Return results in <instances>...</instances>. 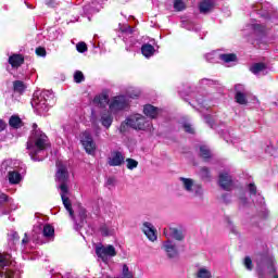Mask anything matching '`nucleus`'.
Returning a JSON list of instances; mask_svg holds the SVG:
<instances>
[{"instance_id":"f03ea898","label":"nucleus","mask_w":278,"mask_h":278,"mask_svg":"<svg viewBox=\"0 0 278 278\" xmlns=\"http://www.w3.org/2000/svg\"><path fill=\"white\" fill-rule=\"evenodd\" d=\"M55 180L59 184V189L61 190V199L65 210L68 212L71 218L75 220V213H73V206L71 200L66 194H68V169L62 163L56 164Z\"/></svg>"},{"instance_id":"72a5a7b5","label":"nucleus","mask_w":278,"mask_h":278,"mask_svg":"<svg viewBox=\"0 0 278 278\" xmlns=\"http://www.w3.org/2000/svg\"><path fill=\"white\" fill-rule=\"evenodd\" d=\"M200 155L204 160H208V157H212V151L207 146H200Z\"/></svg>"},{"instance_id":"4d7b16f0","label":"nucleus","mask_w":278,"mask_h":278,"mask_svg":"<svg viewBox=\"0 0 278 278\" xmlns=\"http://www.w3.org/2000/svg\"><path fill=\"white\" fill-rule=\"evenodd\" d=\"M7 127H8V124L3 119H0V134L2 131H5Z\"/></svg>"},{"instance_id":"e2e57ef3","label":"nucleus","mask_w":278,"mask_h":278,"mask_svg":"<svg viewBox=\"0 0 278 278\" xmlns=\"http://www.w3.org/2000/svg\"><path fill=\"white\" fill-rule=\"evenodd\" d=\"M228 225H229L231 231H235V230H233V226L230 224V222H228Z\"/></svg>"},{"instance_id":"473e14b6","label":"nucleus","mask_w":278,"mask_h":278,"mask_svg":"<svg viewBox=\"0 0 278 278\" xmlns=\"http://www.w3.org/2000/svg\"><path fill=\"white\" fill-rule=\"evenodd\" d=\"M25 88L27 87L25 86V83H23L22 80H15L13 83L14 92H20V94H22V92H25Z\"/></svg>"},{"instance_id":"bf43d9fd","label":"nucleus","mask_w":278,"mask_h":278,"mask_svg":"<svg viewBox=\"0 0 278 278\" xmlns=\"http://www.w3.org/2000/svg\"><path fill=\"white\" fill-rule=\"evenodd\" d=\"M204 121H206V123L208 124V125H212V117L210 116V115H205L204 116Z\"/></svg>"},{"instance_id":"69168bd1","label":"nucleus","mask_w":278,"mask_h":278,"mask_svg":"<svg viewBox=\"0 0 278 278\" xmlns=\"http://www.w3.org/2000/svg\"><path fill=\"white\" fill-rule=\"evenodd\" d=\"M52 278H62V275L53 276Z\"/></svg>"},{"instance_id":"aec40b11","label":"nucleus","mask_w":278,"mask_h":278,"mask_svg":"<svg viewBox=\"0 0 278 278\" xmlns=\"http://www.w3.org/2000/svg\"><path fill=\"white\" fill-rule=\"evenodd\" d=\"M102 9H103V5H101V3L97 1L86 4L83 8L84 14H86V16H90L91 14H97L98 12H101Z\"/></svg>"},{"instance_id":"680f3d73","label":"nucleus","mask_w":278,"mask_h":278,"mask_svg":"<svg viewBox=\"0 0 278 278\" xmlns=\"http://www.w3.org/2000/svg\"><path fill=\"white\" fill-rule=\"evenodd\" d=\"M97 101H101V97H96L94 102L97 103Z\"/></svg>"},{"instance_id":"f257e3e1","label":"nucleus","mask_w":278,"mask_h":278,"mask_svg":"<svg viewBox=\"0 0 278 278\" xmlns=\"http://www.w3.org/2000/svg\"><path fill=\"white\" fill-rule=\"evenodd\" d=\"M49 137L38 129V124H33V132L26 144L30 159L34 162H42V160L47 157V149H49Z\"/></svg>"},{"instance_id":"39448f33","label":"nucleus","mask_w":278,"mask_h":278,"mask_svg":"<svg viewBox=\"0 0 278 278\" xmlns=\"http://www.w3.org/2000/svg\"><path fill=\"white\" fill-rule=\"evenodd\" d=\"M53 236H55V229L53 226L49 224H37L33 228L31 240L35 244H45V242H47L45 239L51 240L53 239Z\"/></svg>"},{"instance_id":"a18cd8bd","label":"nucleus","mask_w":278,"mask_h":278,"mask_svg":"<svg viewBox=\"0 0 278 278\" xmlns=\"http://www.w3.org/2000/svg\"><path fill=\"white\" fill-rule=\"evenodd\" d=\"M124 41L126 42V45H129V46H126V50H127V51H136V49H134V46H135L136 42H138V41H136L135 39H131V40H130V43H129V41L127 40V38H124Z\"/></svg>"},{"instance_id":"2eb2a0df","label":"nucleus","mask_w":278,"mask_h":278,"mask_svg":"<svg viewBox=\"0 0 278 278\" xmlns=\"http://www.w3.org/2000/svg\"><path fill=\"white\" fill-rule=\"evenodd\" d=\"M245 31H251V34L256 36H264L266 34V26L257 23L256 20H252L251 23L245 25Z\"/></svg>"},{"instance_id":"b1692460","label":"nucleus","mask_w":278,"mask_h":278,"mask_svg":"<svg viewBox=\"0 0 278 278\" xmlns=\"http://www.w3.org/2000/svg\"><path fill=\"white\" fill-rule=\"evenodd\" d=\"M143 113L149 118H157V115L160 114V109H157L151 104H147L143 106Z\"/></svg>"},{"instance_id":"9d476101","label":"nucleus","mask_w":278,"mask_h":278,"mask_svg":"<svg viewBox=\"0 0 278 278\" xmlns=\"http://www.w3.org/2000/svg\"><path fill=\"white\" fill-rule=\"evenodd\" d=\"M253 10L258 12L260 16L263 18H268V23H275V20L270 17V13L273 12V7L268 2H260L254 4Z\"/></svg>"},{"instance_id":"412c9836","label":"nucleus","mask_w":278,"mask_h":278,"mask_svg":"<svg viewBox=\"0 0 278 278\" xmlns=\"http://www.w3.org/2000/svg\"><path fill=\"white\" fill-rule=\"evenodd\" d=\"M253 75H268V66L264 63H255L250 67Z\"/></svg>"},{"instance_id":"c03bdc74","label":"nucleus","mask_w":278,"mask_h":278,"mask_svg":"<svg viewBox=\"0 0 278 278\" xmlns=\"http://www.w3.org/2000/svg\"><path fill=\"white\" fill-rule=\"evenodd\" d=\"M200 177L202 178V179H210V169L207 168V167H202L201 169H200Z\"/></svg>"},{"instance_id":"423d86ee","label":"nucleus","mask_w":278,"mask_h":278,"mask_svg":"<svg viewBox=\"0 0 278 278\" xmlns=\"http://www.w3.org/2000/svg\"><path fill=\"white\" fill-rule=\"evenodd\" d=\"M125 125L138 130H144L147 127H149L147 118L141 114H135L127 117L126 123L121 125V131H125Z\"/></svg>"},{"instance_id":"ddd939ff","label":"nucleus","mask_w":278,"mask_h":278,"mask_svg":"<svg viewBox=\"0 0 278 278\" xmlns=\"http://www.w3.org/2000/svg\"><path fill=\"white\" fill-rule=\"evenodd\" d=\"M163 236H165V238L167 240H170V238H173L174 240H177L178 242L184 241V239L186 238V233L184 232V230L178 229V228H173V227L164 228Z\"/></svg>"},{"instance_id":"f704fd0d","label":"nucleus","mask_w":278,"mask_h":278,"mask_svg":"<svg viewBox=\"0 0 278 278\" xmlns=\"http://www.w3.org/2000/svg\"><path fill=\"white\" fill-rule=\"evenodd\" d=\"M8 201V195L0 191V216H3V214H8V211L3 210V205H5Z\"/></svg>"},{"instance_id":"13d9d810","label":"nucleus","mask_w":278,"mask_h":278,"mask_svg":"<svg viewBox=\"0 0 278 278\" xmlns=\"http://www.w3.org/2000/svg\"><path fill=\"white\" fill-rule=\"evenodd\" d=\"M116 184V179L115 178H108L106 179V186H114Z\"/></svg>"},{"instance_id":"09e8293b","label":"nucleus","mask_w":278,"mask_h":278,"mask_svg":"<svg viewBox=\"0 0 278 278\" xmlns=\"http://www.w3.org/2000/svg\"><path fill=\"white\" fill-rule=\"evenodd\" d=\"M182 127L187 134H194V128L190 123H185Z\"/></svg>"},{"instance_id":"c756f323","label":"nucleus","mask_w":278,"mask_h":278,"mask_svg":"<svg viewBox=\"0 0 278 278\" xmlns=\"http://www.w3.org/2000/svg\"><path fill=\"white\" fill-rule=\"evenodd\" d=\"M78 216L80 218V223L77 224L76 222L75 229H81L84 227V222L86 220V218H88V213L86 212V208H79Z\"/></svg>"},{"instance_id":"c85d7f7f","label":"nucleus","mask_w":278,"mask_h":278,"mask_svg":"<svg viewBox=\"0 0 278 278\" xmlns=\"http://www.w3.org/2000/svg\"><path fill=\"white\" fill-rule=\"evenodd\" d=\"M10 127H13V129H18L23 127V121L17 115H12L9 119Z\"/></svg>"},{"instance_id":"6ab92c4d","label":"nucleus","mask_w":278,"mask_h":278,"mask_svg":"<svg viewBox=\"0 0 278 278\" xmlns=\"http://www.w3.org/2000/svg\"><path fill=\"white\" fill-rule=\"evenodd\" d=\"M142 231L151 242H155V240H157V233L155 232L153 224L144 222Z\"/></svg>"},{"instance_id":"3c124183","label":"nucleus","mask_w":278,"mask_h":278,"mask_svg":"<svg viewBox=\"0 0 278 278\" xmlns=\"http://www.w3.org/2000/svg\"><path fill=\"white\" fill-rule=\"evenodd\" d=\"M45 3L48 8H58L59 5L58 0H46Z\"/></svg>"},{"instance_id":"393cba45","label":"nucleus","mask_w":278,"mask_h":278,"mask_svg":"<svg viewBox=\"0 0 278 278\" xmlns=\"http://www.w3.org/2000/svg\"><path fill=\"white\" fill-rule=\"evenodd\" d=\"M9 184L12 186H16L17 184H21L23 180V176H21V170L10 172L8 174Z\"/></svg>"},{"instance_id":"4be33fe9","label":"nucleus","mask_w":278,"mask_h":278,"mask_svg":"<svg viewBox=\"0 0 278 278\" xmlns=\"http://www.w3.org/2000/svg\"><path fill=\"white\" fill-rule=\"evenodd\" d=\"M214 0H203L199 3L200 14H208L214 10Z\"/></svg>"},{"instance_id":"5fc2aeb1","label":"nucleus","mask_w":278,"mask_h":278,"mask_svg":"<svg viewBox=\"0 0 278 278\" xmlns=\"http://www.w3.org/2000/svg\"><path fill=\"white\" fill-rule=\"evenodd\" d=\"M9 240H13V242L18 241V232H16V231H11V232L9 233Z\"/></svg>"},{"instance_id":"1a4fd4ad","label":"nucleus","mask_w":278,"mask_h":278,"mask_svg":"<svg viewBox=\"0 0 278 278\" xmlns=\"http://www.w3.org/2000/svg\"><path fill=\"white\" fill-rule=\"evenodd\" d=\"M0 277L2 278H18V271L10 269V255L0 254Z\"/></svg>"},{"instance_id":"0eeeda50","label":"nucleus","mask_w":278,"mask_h":278,"mask_svg":"<svg viewBox=\"0 0 278 278\" xmlns=\"http://www.w3.org/2000/svg\"><path fill=\"white\" fill-rule=\"evenodd\" d=\"M96 255L98 256V260H101L104 264H110L112 257H116L117 255L116 248L112 244H98L96 247Z\"/></svg>"},{"instance_id":"4c0bfd02","label":"nucleus","mask_w":278,"mask_h":278,"mask_svg":"<svg viewBox=\"0 0 278 278\" xmlns=\"http://www.w3.org/2000/svg\"><path fill=\"white\" fill-rule=\"evenodd\" d=\"M74 81L76 84H81V81H86V77L84 76V73L81 71H76L74 73Z\"/></svg>"},{"instance_id":"9b49d317","label":"nucleus","mask_w":278,"mask_h":278,"mask_svg":"<svg viewBox=\"0 0 278 278\" xmlns=\"http://www.w3.org/2000/svg\"><path fill=\"white\" fill-rule=\"evenodd\" d=\"M23 163L18 160L8 159L4 160L0 165V172L5 174L14 173L15 170H21Z\"/></svg>"},{"instance_id":"20e7f679","label":"nucleus","mask_w":278,"mask_h":278,"mask_svg":"<svg viewBox=\"0 0 278 278\" xmlns=\"http://www.w3.org/2000/svg\"><path fill=\"white\" fill-rule=\"evenodd\" d=\"M256 273L260 278H278L275 258L268 255L256 257Z\"/></svg>"},{"instance_id":"a211bd4d","label":"nucleus","mask_w":278,"mask_h":278,"mask_svg":"<svg viewBox=\"0 0 278 278\" xmlns=\"http://www.w3.org/2000/svg\"><path fill=\"white\" fill-rule=\"evenodd\" d=\"M235 90L237 92L235 96L237 103H239L240 105H247L248 101H247V91L244 90V85H236Z\"/></svg>"},{"instance_id":"c9c22d12","label":"nucleus","mask_w":278,"mask_h":278,"mask_svg":"<svg viewBox=\"0 0 278 278\" xmlns=\"http://www.w3.org/2000/svg\"><path fill=\"white\" fill-rule=\"evenodd\" d=\"M219 55L220 54H218L216 52H211V53L205 54V60H206V62L214 64V63H216L217 60H220Z\"/></svg>"},{"instance_id":"0e129e2a","label":"nucleus","mask_w":278,"mask_h":278,"mask_svg":"<svg viewBox=\"0 0 278 278\" xmlns=\"http://www.w3.org/2000/svg\"><path fill=\"white\" fill-rule=\"evenodd\" d=\"M256 45H258L260 49L262 48L261 42H260V39H256Z\"/></svg>"},{"instance_id":"79ce46f5","label":"nucleus","mask_w":278,"mask_h":278,"mask_svg":"<svg viewBox=\"0 0 278 278\" xmlns=\"http://www.w3.org/2000/svg\"><path fill=\"white\" fill-rule=\"evenodd\" d=\"M248 192L250 193V197H255V194H257V187L255 184L251 182L248 185Z\"/></svg>"},{"instance_id":"603ef678","label":"nucleus","mask_w":278,"mask_h":278,"mask_svg":"<svg viewBox=\"0 0 278 278\" xmlns=\"http://www.w3.org/2000/svg\"><path fill=\"white\" fill-rule=\"evenodd\" d=\"M194 195L195 197H203V187H201L200 185H197L195 189H194Z\"/></svg>"},{"instance_id":"864d4df0","label":"nucleus","mask_w":278,"mask_h":278,"mask_svg":"<svg viewBox=\"0 0 278 278\" xmlns=\"http://www.w3.org/2000/svg\"><path fill=\"white\" fill-rule=\"evenodd\" d=\"M100 231L102 236H112V231H110V228H108V226H102L100 228Z\"/></svg>"},{"instance_id":"7c9ffc66","label":"nucleus","mask_w":278,"mask_h":278,"mask_svg":"<svg viewBox=\"0 0 278 278\" xmlns=\"http://www.w3.org/2000/svg\"><path fill=\"white\" fill-rule=\"evenodd\" d=\"M197 278H212V271L207 267H200L195 274Z\"/></svg>"},{"instance_id":"4468645a","label":"nucleus","mask_w":278,"mask_h":278,"mask_svg":"<svg viewBox=\"0 0 278 278\" xmlns=\"http://www.w3.org/2000/svg\"><path fill=\"white\" fill-rule=\"evenodd\" d=\"M109 166H123L125 164V154L118 150H114L111 152L108 157Z\"/></svg>"},{"instance_id":"e433bc0d","label":"nucleus","mask_w":278,"mask_h":278,"mask_svg":"<svg viewBox=\"0 0 278 278\" xmlns=\"http://www.w3.org/2000/svg\"><path fill=\"white\" fill-rule=\"evenodd\" d=\"M174 9L176 10V12H184V10H186V1L175 0L174 1Z\"/></svg>"},{"instance_id":"dca6fc26","label":"nucleus","mask_w":278,"mask_h":278,"mask_svg":"<svg viewBox=\"0 0 278 278\" xmlns=\"http://www.w3.org/2000/svg\"><path fill=\"white\" fill-rule=\"evenodd\" d=\"M218 184L220 188L227 192L231 191L233 188V179H231V176L227 172L219 174Z\"/></svg>"},{"instance_id":"ea45409f","label":"nucleus","mask_w":278,"mask_h":278,"mask_svg":"<svg viewBox=\"0 0 278 278\" xmlns=\"http://www.w3.org/2000/svg\"><path fill=\"white\" fill-rule=\"evenodd\" d=\"M128 170H134V168H138V161L134 159H126Z\"/></svg>"},{"instance_id":"bb28decb","label":"nucleus","mask_w":278,"mask_h":278,"mask_svg":"<svg viewBox=\"0 0 278 278\" xmlns=\"http://www.w3.org/2000/svg\"><path fill=\"white\" fill-rule=\"evenodd\" d=\"M113 121H114V117H112V114L110 112L102 113L101 123L103 127H105L106 129H110V127H112Z\"/></svg>"},{"instance_id":"6e6d98bb","label":"nucleus","mask_w":278,"mask_h":278,"mask_svg":"<svg viewBox=\"0 0 278 278\" xmlns=\"http://www.w3.org/2000/svg\"><path fill=\"white\" fill-rule=\"evenodd\" d=\"M200 84H202V86H212V84H214V80L204 78L200 81Z\"/></svg>"},{"instance_id":"58836bf2","label":"nucleus","mask_w":278,"mask_h":278,"mask_svg":"<svg viewBox=\"0 0 278 278\" xmlns=\"http://www.w3.org/2000/svg\"><path fill=\"white\" fill-rule=\"evenodd\" d=\"M119 29L122 33L125 34V36H131V34H134V28H131V26L129 25H121L119 24Z\"/></svg>"},{"instance_id":"052dcab7","label":"nucleus","mask_w":278,"mask_h":278,"mask_svg":"<svg viewBox=\"0 0 278 278\" xmlns=\"http://www.w3.org/2000/svg\"><path fill=\"white\" fill-rule=\"evenodd\" d=\"M27 233H25V238L22 240V244H27Z\"/></svg>"},{"instance_id":"7ed1b4c3","label":"nucleus","mask_w":278,"mask_h":278,"mask_svg":"<svg viewBox=\"0 0 278 278\" xmlns=\"http://www.w3.org/2000/svg\"><path fill=\"white\" fill-rule=\"evenodd\" d=\"M53 91L43 90L41 92L36 91L31 99V106L34 108L36 114L42 116L49 112V108L53 103Z\"/></svg>"},{"instance_id":"49530a36","label":"nucleus","mask_w":278,"mask_h":278,"mask_svg":"<svg viewBox=\"0 0 278 278\" xmlns=\"http://www.w3.org/2000/svg\"><path fill=\"white\" fill-rule=\"evenodd\" d=\"M243 264L248 270H253V261H251V257L247 256Z\"/></svg>"},{"instance_id":"6e6552de","label":"nucleus","mask_w":278,"mask_h":278,"mask_svg":"<svg viewBox=\"0 0 278 278\" xmlns=\"http://www.w3.org/2000/svg\"><path fill=\"white\" fill-rule=\"evenodd\" d=\"M130 103H131V97L116 96L111 100L109 104V110L112 114H116L117 112H122V110H127Z\"/></svg>"},{"instance_id":"8fccbe9b","label":"nucleus","mask_w":278,"mask_h":278,"mask_svg":"<svg viewBox=\"0 0 278 278\" xmlns=\"http://www.w3.org/2000/svg\"><path fill=\"white\" fill-rule=\"evenodd\" d=\"M195 101H197V103H198L199 105H201V108H207V105H210V104L207 103V100H205V99H203V98L197 97V98H195Z\"/></svg>"},{"instance_id":"37998d69","label":"nucleus","mask_w":278,"mask_h":278,"mask_svg":"<svg viewBox=\"0 0 278 278\" xmlns=\"http://www.w3.org/2000/svg\"><path fill=\"white\" fill-rule=\"evenodd\" d=\"M76 49L78 53H86V51H88V46L86 45V42H78L76 45Z\"/></svg>"},{"instance_id":"f8f14e48","label":"nucleus","mask_w":278,"mask_h":278,"mask_svg":"<svg viewBox=\"0 0 278 278\" xmlns=\"http://www.w3.org/2000/svg\"><path fill=\"white\" fill-rule=\"evenodd\" d=\"M80 142L86 153H89V155H92V153H94L97 146L94 144V140L92 139V135H90V132H83L80 136Z\"/></svg>"},{"instance_id":"cd10ccee","label":"nucleus","mask_w":278,"mask_h":278,"mask_svg":"<svg viewBox=\"0 0 278 278\" xmlns=\"http://www.w3.org/2000/svg\"><path fill=\"white\" fill-rule=\"evenodd\" d=\"M141 53L144 58H151L155 53V47L151 46V43H144L141 47Z\"/></svg>"},{"instance_id":"a878e982","label":"nucleus","mask_w":278,"mask_h":278,"mask_svg":"<svg viewBox=\"0 0 278 278\" xmlns=\"http://www.w3.org/2000/svg\"><path fill=\"white\" fill-rule=\"evenodd\" d=\"M24 62L25 59H23V55L21 54H13L9 58V64H11L13 68H18V66H21Z\"/></svg>"},{"instance_id":"de8ad7c7","label":"nucleus","mask_w":278,"mask_h":278,"mask_svg":"<svg viewBox=\"0 0 278 278\" xmlns=\"http://www.w3.org/2000/svg\"><path fill=\"white\" fill-rule=\"evenodd\" d=\"M36 54L39 55V58H46L47 56V50L43 47L36 48Z\"/></svg>"},{"instance_id":"2f4dec72","label":"nucleus","mask_w":278,"mask_h":278,"mask_svg":"<svg viewBox=\"0 0 278 278\" xmlns=\"http://www.w3.org/2000/svg\"><path fill=\"white\" fill-rule=\"evenodd\" d=\"M219 60H222V62H225V64H229V62H236V60H238V56L233 53L219 54Z\"/></svg>"},{"instance_id":"a19ab883","label":"nucleus","mask_w":278,"mask_h":278,"mask_svg":"<svg viewBox=\"0 0 278 278\" xmlns=\"http://www.w3.org/2000/svg\"><path fill=\"white\" fill-rule=\"evenodd\" d=\"M122 277L134 278V274H131V271H129V267L127 265H123Z\"/></svg>"},{"instance_id":"5701e85b","label":"nucleus","mask_w":278,"mask_h":278,"mask_svg":"<svg viewBox=\"0 0 278 278\" xmlns=\"http://www.w3.org/2000/svg\"><path fill=\"white\" fill-rule=\"evenodd\" d=\"M181 188H184V190H186V192H194V180L192 178H185V177H180L179 178Z\"/></svg>"},{"instance_id":"f3484780","label":"nucleus","mask_w":278,"mask_h":278,"mask_svg":"<svg viewBox=\"0 0 278 278\" xmlns=\"http://www.w3.org/2000/svg\"><path fill=\"white\" fill-rule=\"evenodd\" d=\"M162 249L169 258L177 257V255H179L177 244H175L170 239H167L166 241L163 242Z\"/></svg>"}]
</instances>
